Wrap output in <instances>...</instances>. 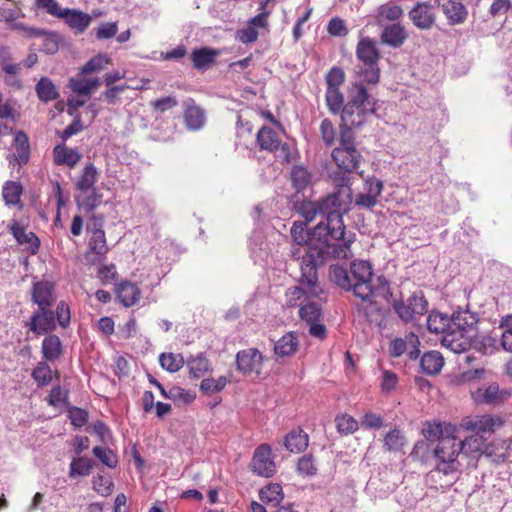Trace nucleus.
Listing matches in <instances>:
<instances>
[{"label":"nucleus","mask_w":512,"mask_h":512,"mask_svg":"<svg viewBox=\"0 0 512 512\" xmlns=\"http://www.w3.org/2000/svg\"><path fill=\"white\" fill-rule=\"evenodd\" d=\"M330 279L340 288L352 291L365 305L362 309L366 319L376 326H381L383 311L376 304V297H386L389 293V283L383 277L374 279L371 264L368 261H353L347 270L339 265L329 269Z\"/></svg>","instance_id":"1"},{"label":"nucleus","mask_w":512,"mask_h":512,"mask_svg":"<svg viewBox=\"0 0 512 512\" xmlns=\"http://www.w3.org/2000/svg\"><path fill=\"white\" fill-rule=\"evenodd\" d=\"M290 233L295 243L291 249V256L296 260H300L301 284L313 286L317 283V268L324 264L327 259L348 257V251L352 242L350 239L334 241L330 236H319L316 244L320 245L321 242V246L327 245L324 250L329 248V253L322 254L321 259L314 256L311 259H307L312 255L310 248L312 247V239L315 236L314 231L309 232L305 223L294 222Z\"/></svg>","instance_id":"2"},{"label":"nucleus","mask_w":512,"mask_h":512,"mask_svg":"<svg viewBox=\"0 0 512 512\" xmlns=\"http://www.w3.org/2000/svg\"><path fill=\"white\" fill-rule=\"evenodd\" d=\"M460 432V427L436 419L424 423L422 434L425 439L431 442H438L433 451L436 459V472L448 476L455 474L459 470L458 456L461 454L459 445Z\"/></svg>","instance_id":"3"},{"label":"nucleus","mask_w":512,"mask_h":512,"mask_svg":"<svg viewBox=\"0 0 512 512\" xmlns=\"http://www.w3.org/2000/svg\"><path fill=\"white\" fill-rule=\"evenodd\" d=\"M301 213L308 222L313 221L317 215L325 216V222H320L314 228L315 236L312 239V247L310 248L312 255L307 259H311L313 255L314 257L321 259L322 254L329 253V248L323 250L322 247L325 248V245L319 246V244H314L317 243L316 240L319 239V236H330L334 241L346 240L344 237L345 225L343 222V215L345 213L337 209V206L333 202V197L326 196L320 201L303 203ZM320 245L322 244L320 243Z\"/></svg>","instance_id":"4"},{"label":"nucleus","mask_w":512,"mask_h":512,"mask_svg":"<svg viewBox=\"0 0 512 512\" xmlns=\"http://www.w3.org/2000/svg\"><path fill=\"white\" fill-rule=\"evenodd\" d=\"M503 424L502 418H476L475 421L470 419L462 424V428L472 430L475 433L464 438L459 434L461 454L476 458L483 451L487 437Z\"/></svg>","instance_id":"5"},{"label":"nucleus","mask_w":512,"mask_h":512,"mask_svg":"<svg viewBox=\"0 0 512 512\" xmlns=\"http://www.w3.org/2000/svg\"><path fill=\"white\" fill-rule=\"evenodd\" d=\"M375 103L371 102L363 84L355 85L348 103L341 112V122L354 127L362 126L369 115L374 113Z\"/></svg>","instance_id":"6"},{"label":"nucleus","mask_w":512,"mask_h":512,"mask_svg":"<svg viewBox=\"0 0 512 512\" xmlns=\"http://www.w3.org/2000/svg\"><path fill=\"white\" fill-rule=\"evenodd\" d=\"M104 223L103 215L96 214H93L87 222L88 242L84 259L89 265L100 264L109 252Z\"/></svg>","instance_id":"7"},{"label":"nucleus","mask_w":512,"mask_h":512,"mask_svg":"<svg viewBox=\"0 0 512 512\" xmlns=\"http://www.w3.org/2000/svg\"><path fill=\"white\" fill-rule=\"evenodd\" d=\"M256 142L260 150L275 153L280 162L291 161V149L288 143H281L278 134L270 127L263 126L256 134Z\"/></svg>","instance_id":"8"},{"label":"nucleus","mask_w":512,"mask_h":512,"mask_svg":"<svg viewBox=\"0 0 512 512\" xmlns=\"http://www.w3.org/2000/svg\"><path fill=\"white\" fill-rule=\"evenodd\" d=\"M398 317L408 323L417 316L424 315L428 310V301L421 290L413 292L407 300L396 301L393 305Z\"/></svg>","instance_id":"9"},{"label":"nucleus","mask_w":512,"mask_h":512,"mask_svg":"<svg viewBox=\"0 0 512 512\" xmlns=\"http://www.w3.org/2000/svg\"><path fill=\"white\" fill-rule=\"evenodd\" d=\"M299 317L309 326V334L317 339L323 340L327 337V328L321 323L322 307L312 297L301 305L298 311Z\"/></svg>","instance_id":"10"},{"label":"nucleus","mask_w":512,"mask_h":512,"mask_svg":"<svg viewBox=\"0 0 512 512\" xmlns=\"http://www.w3.org/2000/svg\"><path fill=\"white\" fill-rule=\"evenodd\" d=\"M351 174L344 170H338L331 174L332 182L337 189L327 197H333V202L339 211L347 213L352 203Z\"/></svg>","instance_id":"11"},{"label":"nucleus","mask_w":512,"mask_h":512,"mask_svg":"<svg viewBox=\"0 0 512 512\" xmlns=\"http://www.w3.org/2000/svg\"><path fill=\"white\" fill-rule=\"evenodd\" d=\"M264 356L257 348H246L236 354L237 370L248 377L259 378L263 370Z\"/></svg>","instance_id":"12"},{"label":"nucleus","mask_w":512,"mask_h":512,"mask_svg":"<svg viewBox=\"0 0 512 512\" xmlns=\"http://www.w3.org/2000/svg\"><path fill=\"white\" fill-rule=\"evenodd\" d=\"M388 353L392 358L403 355L409 360H416L420 355V340L414 332H408L403 337H396L389 342Z\"/></svg>","instance_id":"13"},{"label":"nucleus","mask_w":512,"mask_h":512,"mask_svg":"<svg viewBox=\"0 0 512 512\" xmlns=\"http://www.w3.org/2000/svg\"><path fill=\"white\" fill-rule=\"evenodd\" d=\"M251 470L261 477H272L276 473V463L272 454V448L268 444L259 445L251 460Z\"/></svg>","instance_id":"14"},{"label":"nucleus","mask_w":512,"mask_h":512,"mask_svg":"<svg viewBox=\"0 0 512 512\" xmlns=\"http://www.w3.org/2000/svg\"><path fill=\"white\" fill-rule=\"evenodd\" d=\"M331 157L340 170L348 173L357 172L363 161V156L357 147H336Z\"/></svg>","instance_id":"15"},{"label":"nucleus","mask_w":512,"mask_h":512,"mask_svg":"<svg viewBox=\"0 0 512 512\" xmlns=\"http://www.w3.org/2000/svg\"><path fill=\"white\" fill-rule=\"evenodd\" d=\"M12 146L14 152L7 156L9 164L21 168L30 160L31 148L28 135L23 130L17 131Z\"/></svg>","instance_id":"16"},{"label":"nucleus","mask_w":512,"mask_h":512,"mask_svg":"<svg viewBox=\"0 0 512 512\" xmlns=\"http://www.w3.org/2000/svg\"><path fill=\"white\" fill-rule=\"evenodd\" d=\"M27 327L36 335H44L56 329L55 314L50 308H38L33 312Z\"/></svg>","instance_id":"17"},{"label":"nucleus","mask_w":512,"mask_h":512,"mask_svg":"<svg viewBox=\"0 0 512 512\" xmlns=\"http://www.w3.org/2000/svg\"><path fill=\"white\" fill-rule=\"evenodd\" d=\"M409 18L418 29L429 30L436 22L434 6L429 2H418L409 11Z\"/></svg>","instance_id":"18"},{"label":"nucleus","mask_w":512,"mask_h":512,"mask_svg":"<svg viewBox=\"0 0 512 512\" xmlns=\"http://www.w3.org/2000/svg\"><path fill=\"white\" fill-rule=\"evenodd\" d=\"M511 393L508 390L500 389L499 385L492 383L486 388H479L472 392V397L477 403H485L490 405H497L503 403L510 397Z\"/></svg>","instance_id":"19"},{"label":"nucleus","mask_w":512,"mask_h":512,"mask_svg":"<svg viewBox=\"0 0 512 512\" xmlns=\"http://www.w3.org/2000/svg\"><path fill=\"white\" fill-rule=\"evenodd\" d=\"M356 57L363 65L379 63L381 54L376 41L368 36L361 37L356 46Z\"/></svg>","instance_id":"20"},{"label":"nucleus","mask_w":512,"mask_h":512,"mask_svg":"<svg viewBox=\"0 0 512 512\" xmlns=\"http://www.w3.org/2000/svg\"><path fill=\"white\" fill-rule=\"evenodd\" d=\"M437 6H441L449 25L463 24L468 18V10L459 0H447L440 4V0H436Z\"/></svg>","instance_id":"21"},{"label":"nucleus","mask_w":512,"mask_h":512,"mask_svg":"<svg viewBox=\"0 0 512 512\" xmlns=\"http://www.w3.org/2000/svg\"><path fill=\"white\" fill-rule=\"evenodd\" d=\"M449 322L450 330L448 332L467 335L469 332L474 330L478 322V318L476 314L468 310H463L453 313V315L449 317Z\"/></svg>","instance_id":"22"},{"label":"nucleus","mask_w":512,"mask_h":512,"mask_svg":"<svg viewBox=\"0 0 512 512\" xmlns=\"http://www.w3.org/2000/svg\"><path fill=\"white\" fill-rule=\"evenodd\" d=\"M32 301L38 305V308H50L56 301L53 284L47 281L34 283Z\"/></svg>","instance_id":"23"},{"label":"nucleus","mask_w":512,"mask_h":512,"mask_svg":"<svg viewBox=\"0 0 512 512\" xmlns=\"http://www.w3.org/2000/svg\"><path fill=\"white\" fill-rule=\"evenodd\" d=\"M82 159V154L76 148H70L65 144L56 145L53 149V161L57 166L74 168Z\"/></svg>","instance_id":"24"},{"label":"nucleus","mask_w":512,"mask_h":512,"mask_svg":"<svg viewBox=\"0 0 512 512\" xmlns=\"http://www.w3.org/2000/svg\"><path fill=\"white\" fill-rule=\"evenodd\" d=\"M10 232L20 245H25L26 250L34 255L38 253L40 240L33 232H27L18 222L14 221L10 226Z\"/></svg>","instance_id":"25"},{"label":"nucleus","mask_w":512,"mask_h":512,"mask_svg":"<svg viewBox=\"0 0 512 512\" xmlns=\"http://www.w3.org/2000/svg\"><path fill=\"white\" fill-rule=\"evenodd\" d=\"M366 192L360 193L355 199V205L361 208L371 209L377 204V198L382 192V183L375 179L367 180Z\"/></svg>","instance_id":"26"},{"label":"nucleus","mask_w":512,"mask_h":512,"mask_svg":"<svg viewBox=\"0 0 512 512\" xmlns=\"http://www.w3.org/2000/svg\"><path fill=\"white\" fill-rule=\"evenodd\" d=\"M116 297L125 307L134 306L141 298V290L136 283L123 281L117 285Z\"/></svg>","instance_id":"27"},{"label":"nucleus","mask_w":512,"mask_h":512,"mask_svg":"<svg viewBox=\"0 0 512 512\" xmlns=\"http://www.w3.org/2000/svg\"><path fill=\"white\" fill-rule=\"evenodd\" d=\"M220 54L219 50L210 47H201L194 49L190 55L192 65L197 70H205L212 66L217 56Z\"/></svg>","instance_id":"28"},{"label":"nucleus","mask_w":512,"mask_h":512,"mask_svg":"<svg viewBox=\"0 0 512 512\" xmlns=\"http://www.w3.org/2000/svg\"><path fill=\"white\" fill-rule=\"evenodd\" d=\"M299 348V340L295 332H288L284 334L275 344L274 353L278 357L293 356Z\"/></svg>","instance_id":"29"},{"label":"nucleus","mask_w":512,"mask_h":512,"mask_svg":"<svg viewBox=\"0 0 512 512\" xmlns=\"http://www.w3.org/2000/svg\"><path fill=\"white\" fill-rule=\"evenodd\" d=\"M407 39L405 28L399 23L388 25L384 27L381 33V41L393 48H398L403 45Z\"/></svg>","instance_id":"30"},{"label":"nucleus","mask_w":512,"mask_h":512,"mask_svg":"<svg viewBox=\"0 0 512 512\" xmlns=\"http://www.w3.org/2000/svg\"><path fill=\"white\" fill-rule=\"evenodd\" d=\"M444 366V358L438 351H428L420 359V368L423 373L435 376L438 375Z\"/></svg>","instance_id":"31"},{"label":"nucleus","mask_w":512,"mask_h":512,"mask_svg":"<svg viewBox=\"0 0 512 512\" xmlns=\"http://www.w3.org/2000/svg\"><path fill=\"white\" fill-rule=\"evenodd\" d=\"M303 286H306V284H302ZM315 286L316 283L313 286L307 287L310 289L309 292L305 291L301 286H294L285 292V303L288 307H296L301 305H304L310 298L311 294L315 295Z\"/></svg>","instance_id":"32"},{"label":"nucleus","mask_w":512,"mask_h":512,"mask_svg":"<svg viewBox=\"0 0 512 512\" xmlns=\"http://www.w3.org/2000/svg\"><path fill=\"white\" fill-rule=\"evenodd\" d=\"M59 18L64 19L69 27L79 33L84 32L91 22L90 15L78 10L63 9Z\"/></svg>","instance_id":"33"},{"label":"nucleus","mask_w":512,"mask_h":512,"mask_svg":"<svg viewBox=\"0 0 512 512\" xmlns=\"http://www.w3.org/2000/svg\"><path fill=\"white\" fill-rule=\"evenodd\" d=\"M308 442L309 437L302 429H293L285 436L284 446L291 453H300L307 448Z\"/></svg>","instance_id":"34"},{"label":"nucleus","mask_w":512,"mask_h":512,"mask_svg":"<svg viewBox=\"0 0 512 512\" xmlns=\"http://www.w3.org/2000/svg\"><path fill=\"white\" fill-rule=\"evenodd\" d=\"M100 86L99 78L85 79L82 77L71 78L69 81L70 89L78 96H84L90 99L93 90Z\"/></svg>","instance_id":"35"},{"label":"nucleus","mask_w":512,"mask_h":512,"mask_svg":"<svg viewBox=\"0 0 512 512\" xmlns=\"http://www.w3.org/2000/svg\"><path fill=\"white\" fill-rule=\"evenodd\" d=\"M35 91L40 101L48 103L59 98L58 87L48 77H41L35 85Z\"/></svg>","instance_id":"36"},{"label":"nucleus","mask_w":512,"mask_h":512,"mask_svg":"<svg viewBox=\"0 0 512 512\" xmlns=\"http://www.w3.org/2000/svg\"><path fill=\"white\" fill-rule=\"evenodd\" d=\"M441 343L444 347L457 354L465 352L470 346L469 338L465 334H457L455 332H448L443 335Z\"/></svg>","instance_id":"37"},{"label":"nucleus","mask_w":512,"mask_h":512,"mask_svg":"<svg viewBox=\"0 0 512 512\" xmlns=\"http://www.w3.org/2000/svg\"><path fill=\"white\" fill-rule=\"evenodd\" d=\"M43 357L48 361H54L63 354V347L57 335H49L42 341L41 346Z\"/></svg>","instance_id":"38"},{"label":"nucleus","mask_w":512,"mask_h":512,"mask_svg":"<svg viewBox=\"0 0 512 512\" xmlns=\"http://www.w3.org/2000/svg\"><path fill=\"white\" fill-rule=\"evenodd\" d=\"M98 179V172L94 164L88 163L82 171L81 176L76 182V188L81 192H88L95 189L94 185Z\"/></svg>","instance_id":"39"},{"label":"nucleus","mask_w":512,"mask_h":512,"mask_svg":"<svg viewBox=\"0 0 512 512\" xmlns=\"http://www.w3.org/2000/svg\"><path fill=\"white\" fill-rule=\"evenodd\" d=\"M449 317L445 314L432 311L427 318V328L435 334L445 335L450 330Z\"/></svg>","instance_id":"40"},{"label":"nucleus","mask_w":512,"mask_h":512,"mask_svg":"<svg viewBox=\"0 0 512 512\" xmlns=\"http://www.w3.org/2000/svg\"><path fill=\"white\" fill-rule=\"evenodd\" d=\"M69 392L66 389H63L61 386H55L51 389L47 402L49 405L53 406L55 409L59 410H70L69 407Z\"/></svg>","instance_id":"41"},{"label":"nucleus","mask_w":512,"mask_h":512,"mask_svg":"<svg viewBox=\"0 0 512 512\" xmlns=\"http://www.w3.org/2000/svg\"><path fill=\"white\" fill-rule=\"evenodd\" d=\"M259 498L266 503L279 504L284 498L282 486L278 483H272L261 488Z\"/></svg>","instance_id":"42"},{"label":"nucleus","mask_w":512,"mask_h":512,"mask_svg":"<svg viewBox=\"0 0 512 512\" xmlns=\"http://www.w3.org/2000/svg\"><path fill=\"white\" fill-rule=\"evenodd\" d=\"M187 127L192 130L200 129L205 123L204 111L197 106H189L184 112Z\"/></svg>","instance_id":"43"},{"label":"nucleus","mask_w":512,"mask_h":512,"mask_svg":"<svg viewBox=\"0 0 512 512\" xmlns=\"http://www.w3.org/2000/svg\"><path fill=\"white\" fill-rule=\"evenodd\" d=\"M159 363L164 370L175 373L184 366L185 361L182 354L161 353Z\"/></svg>","instance_id":"44"},{"label":"nucleus","mask_w":512,"mask_h":512,"mask_svg":"<svg viewBox=\"0 0 512 512\" xmlns=\"http://www.w3.org/2000/svg\"><path fill=\"white\" fill-rule=\"evenodd\" d=\"M23 187L20 182L8 181L3 186V199L7 205H16L20 202Z\"/></svg>","instance_id":"45"},{"label":"nucleus","mask_w":512,"mask_h":512,"mask_svg":"<svg viewBox=\"0 0 512 512\" xmlns=\"http://www.w3.org/2000/svg\"><path fill=\"white\" fill-rule=\"evenodd\" d=\"M168 399H171L175 405H188L191 404L196 394L193 391L185 390L178 386H173L168 390Z\"/></svg>","instance_id":"46"},{"label":"nucleus","mask_w":512,"mask_h":512,"mask_svg":"<svg viewBox=\"0 0 512 512\" xmlns=\"http://www.w3.org/2000/svg\"><path fill=\"white\" fill-rule=\"evenodd\" d=\"M83 193L84 195L80 196L77 201L79 207L85 211L91 212L102 203V194L98 190L91 189Z\"/></svg>","instance_id":"47"},{"label":"nucleus","mask_w":512,"mask_h":512,"mask_svg":"<svg viewBox=\"0 0 512 512\" xmlns=\"http://www.w3.org/2000/svg\"><path fill=\"white\" fill-rule=\"evenodd\" d=\"M325 99L328 109L331 113L337 114L342 112V109L345 105H343L344 97L339 88H327Z\"/></svg>","instance_id":"48"},{"label":"nucleus","mask_w":512,"mask_h":512,"mask_svg":"<svg viewBox=\"0 0 512 512\" xmlns=\"http://www.w3.org/2000/svg\"><path fill=\"white\" fill-rule=\"evenodd\" d=\"M291 180L293 186L301 191L311 183V174L303 166H294L291 170Z\"/></svg>","instance_id":"49"},{"label":"nucleus","mask_w":512,"mask_h":512,"mask_svg":"<svg viewBox=\"0 0 512 512\" xmlns=\"http://www.w3.org/2000/svg\"><path fill=\"white\" fill-rule=\"evenodd\" d=\"M402 15L403 9L399 5L386 3L378 8L377 18L379 22L382 20L396 21L400 19Z\"/></svg>","instance_id":"50"},{"label":"nucleus","mask_w":512,"mask_h":512,"mask_svg":"<svg viewBox=\"0 0 512 512\" xmlns=\"http://www.w3.org/2000/svg\"><path fill=\"white\" fill-rule=\"evenodd\" d=\"M110 62V59L105 54H98L84 64L81 68V74L100 72L104 70Z\"/></svg>","instance_id":"51"},{"label":"nucleus","mask_w":512,"mask_h":512,"mask_svg":"<svg viewBox=\"0 0 512 512\" xmlns=\"http://www.w3.org/2000/svg\"><path fill=\"white\" fill-rule=\"evenodd\" d=\"M92 461L86 457L75 458L70 463V476H87L91 473Z\"/></svg>","instance_id":"52"},{"label":"nucleus","mask_w":512,"mask_h":512,"mask_svg":"<svg viewBox=\"0 0 512 512\" xmlns=\"http://www.w3.org/2000/svg\"><path fill=\"white\" fill-rule=\"evenodd\" d=\"M189 373L193 378L202 377L210 368L209 360L204 356H197L188 362Z\"/></svg>","instance_id":"53"},{"label":"nucleus","mask_w":512,"mask_h":512,"mask_svg":"<svg viewBox=\"0 0 512 512\" xmlns=\"http://www.w3.org/2000/svg\"><path fill=\"white\" fill-rule=\"evenodd\" d=\"M228 383L225 376H220L217 379L205 378L201 381L200 389L204 393L213 394L222 391Z\"/></svg>","instance_id":"54"},{"label":"nucleus","mask_w":512,"mask_h":512,"mask_svg":"<svg viewBox=\"0 0 512 512\" xmlns=\"http://www.w3.org/2000/svg\"><path fill=\"white\" fill-rule=\"evenodd\" d=\"M32 377L39 386H45L52 380V370L45 362H39L32 371Z\"/></svg>","instance_id":"55"},{"label":"nucleus","mask_w":512,"mask_h":512,"mask_svg":"<svg viewBox=\"0 0 512 512\" xmlns=\"http://www.w3.org/2000/svg\"><path fill=\"white\" fill-rule=\"evenodd\" d=\"M297 472L303 477H311L316 475L317 467L312 455L306 454L299 458L297 462Z\"/></svg>","instance_id":"56"},{"label":"nucleus","mask_w":512,"mask_h":512,"mask_svg":"<svg viewBox=\"0 0 512 512\" xmlns=\"http://www.w3.org/2000/svg\"><path fill=\"white\" fill-rule=\"evenodd\" d=\"M93 454L98 458L104 465L109 468H115L118 463L116 454L109 448L96 446L93 448Z\"/></svg>","instance_id":"57"},{"label":"nucleus","mask_w":512,"mask_h":512,"mask_svg":"<svg viewBox=\"0 0 512 512\" xmlns=\"http://www.w3.org/2000/svg\"><path fill=\"white\" fill-rule=\"evenodd\" d=\"M384 444L389 451H400L405 444V438L400 430L393 429L385 436Z\"/></svg>","instance_id":"58"},{"label":"nucleus","mask_w":512,"mask_h":512,"mask_svg":"<svg viewBox=\"0 0 512 512\" xmlns=\"http://www.w3.org/2000/svg\"><path fill=\"white\" fill-rule=\"evenodd\" d=\"M502 329L501 345L507 352L512 353V316L506 317L500 325Z\"/></svg>","instance_id":"59"},{"label":"nucleus","mask_w":512,"mask_h":512,"mask_svg":"<svg viewBox=\"0 0 512 512\" xmlns=\"http://www.w3.org/2000/svg\"><path fill=\"white\" fill-rule=\"evenodd\" d=\"M9 28L15 31H19L26 38H39L46 35V31L40 28L29 27L21 22H12L9 24Z\"/></svg>","instance_id":"60"},{"label":"nucleus","mask_w":512,"mask_h":512,"mask_svg":"<svg viewBox=\"0 0 512 512\" xmlns=\"http://www.w3.org/2000/svg\"><path fill=\"white\" fill-rule=\"evenodd\" d=\"M353 128L355 127L341 122L338 147H356Z\"/></svg>","instance_id":"61"},{"label":"nucleus","mask_w":512,"mask_h":512,"mask_svg":"<svg viewBox=\"0 0 512 512\" xmlns=\"http://www.w3.org/2000/svg\"><path fill=\"white\" fill-rule=\"evenodd\" d=\"M363 81L368 84H377L380 79L379 63L375 65L365 64L360 71Z\"/></svg>","instance_id":"62"},{"label":"nucleus","mask_w":512,"mask_h":512,"mask_svg":"<svg viewBox=\"0 0 512 512\" xmlns=\"http://www.w3.org/2000/svg\"><path fill=\"white\" fill-rule=\"evenodd\" d=\"M320 133L326 146H332L335 143L336 131L330 119L322 120L320 124Z\"/></svg>","instance_id":"63"},{"label":"nucleus","mask_w":512,"mask_h":512,"mask_svg":"<svg viewBox=\"0 0 512 512\" xmlns=\"http://www.w3.org/2000/svg\"><path fill=\"white\" fill-rule=\"evenodd\" d=\"M327 88H339L345 80V73L339 67H332L325 77Z\"/></svg>","instance_id":"64"}]
</instances>
